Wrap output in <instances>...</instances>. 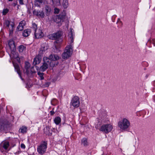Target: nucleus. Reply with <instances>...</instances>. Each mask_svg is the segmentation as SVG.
<instances>
[{
	"instance_id": "nucleus-1",
	"label": "nucleus",
	"mask_w": 155,
	"mask_h": 155,
	"mask_svg": "<svg viewBox=\"0 0 155 155\" xmlns=\"http://www.w3.org/2000/svg\"><path fill=\"white\" fill-rule=\"evenodd\" d=\"M63 35V32L61 31H58L55 33L52 34L51 35L49 36V38L52 40H57L55 41L54 43H60L61 42L62 40L61 38Z\"/></svg>"
},
{
	"instance_id": "nucleus-2",
	"label": "nucleus",
	"mask_w": 155,
	"mask_h": 155,
	"mask_svg": "<svg viewBox=\"0 0 155 155\" xmlns=\"http://www.w3.org/2000/svg\"><path fill=\"white\" fill-rule=\"evenodd\" d=\"M4 27L9 31L10 35L12 36L14 30V23H11V21L8 20H5L3 23Z\"/></svg>"
},
{
	"instance_id": "nucleus-3",
	"label": "nucleus",
	"mask_w": 155,
	"mask_h": 155,
	"mask_svg": "<svg viewBox=\"0 0 155 155\" xmlns=\"http://www.w3.org/2000/svg\"><path fill=\"white\" fill-rule=\"evenodd\" d=\"M73 48V47L72 45H69L66 47L64 52L62 54L63 58L67 59L69 57L72 53Z\"/></svg>"
},
{
	"instance_id": "nucleus-4",
	"label": "nucleus",
	"mask_w": 155,
	"mask_h": 155,
	"mask_svg": "<svg viewBox=\"0 0 155 155\" xmlns=\"http://www.w3.org/2000/svg\"><path fill=\"white\" fill-rule=\"evenodd\" d=\"M130 122L126 118H124L122 121H119L118 124V127L123 130H125L130 126Z\"/></svg>"
},
{
	"instance_id": "nucleus-5",
	"label": "nucleus",
	"mask_w": 155,
	"mask_h": 155,
	"mask_svg": "<svg viewBox=\"0 0 155 155\" xmlns=\"http://www.w3.org/2000/svg\"><path fill=\"white\" fill-rule=\"evenodd\" d=\"M47 141H43V142L38 146L37 151L39 153L42 155L46 151L47 148Z\"/></svg>"
},
{
	"instance_id": "nucleus-6",
	"label": "nucleus",
	"mask_w": 155,
	"mask_h": 155,
	"mask_svg": "<svg viewBox=\"0 0 155 155\" xmlns=\"http://www.w3.org/2000/svg\"><path fill=\"white\" fill-rule=\"evenodd\" d=\"M112 128L113 127L110 124H104L100 128L99 130L107 134L110 132Z\"/></svg>"
},
{
	"instance_id": "nucleus-7",
	"label": "nucleus",
	"mask_w": 155,
	"mask_h": 155,
	"mask_svg": "<svg viewBox=\"0 0 155 155\" xmlns=\"http://www.w3.org/2000/svg\"><path fill=\"white\" fill-rule=\"evenodd\" d=\"M65 18V15L61 14L54 15L52 17L54 21L57 23L64 21Z\"/></svg>"
},
{
	"instance_id": "nucleus-8",
	"label": "nucleus",
	"mask_w": 155,
	"mask_h": 155,
	"mask_svg": "<svg viewBox=\"0 0 155 155\" xmlns=\"http://www.w3.org/2000/svg\"><path fill=\"white\" fill-rule=\"evenodd\" d=\"M33 14L39 18H44L45 17L44 13L42 11L37 9V8L33 11Z\"/></svg>"
},
{
	"instance_id": "nucleus-9",
	"label": "nucleus",
	"mask_w": 155,
	"mask_h": 155,
	"mask_svg": "<svg viewBox=\"0 0 155 155\" xmlns=\"http://www.w3.org/2000/svg\"><path fill=\"white\" fill-rule=\"evenodd\" d=\"M71 103L74 107H78L80 104L79 97L77 96H74L72 99Z\"/></svg>"
},
{
	"instance_id": "nucleus-10",
	"label": "nucleus",
	"mask_w": 155,
	"mask_h": 155,
	"mask_svg": "<svg viewBox=\"0 0 155 155\" xmlns=\"http://www.w3.org/2000/svg\"><path fill=\"white\" fill-rule=\"evenodd\" d=\"M72 30L73 29H71V31L69 33L68 36V42L70 44V45H71L74 41V35L73 34Z\"/></svg>"
},
{
	"instance_id": "nucleus-11",
	"label": "nucleus",
	"mask_w": 155,
	"mask_h": 155,
	"mask_svg": "<svg viewBox=\"0 0 155 155\" xmlns=\"http://www.w3.org/2000/svg\"><path fill=\"white\" fill-rule=\"evenodd\" d=\"M35 35L36 38H41L44 35L42 30L39 29L35 32Z\"/></svg>"
},
{
	"instance_id": "nucleus-12",
	"label": "nucleus",
	"mask_w": 155,
	"mask_h": 155,
	"mask_svg": "<svg viewBox=\"0 0 155 155\" xmlns=\"http://www.w3.org/2000/svg\"><path fill=\"white\" fill-rule=\"evenodd\" d=\"M25 21L24 20H22L20 22L18 26L17 29V30L18 31H22L24 28V27L25 25Z\"/></svg>"
},
{
	"instance_id": "nucleus-13",
	"label": "nucleus",
	"mask_w": 155,
	"mask_h": 155,
	"mask_svg": "<svg viewBox=\"0 0 155 155\" xmlns=\"http://www.w3.org/2000/svg\"><path fill=\"white\" fill-rule=\"evenodd\" d=\"M8 44L11 50H16L15 42L13 40H10L8 42Z\"/></svg>"
},
{
	"instance_id": "nucleus-14",
	"label": "nucleus",
	"mask_w": 155,
	"mask_h": 155,
	"mask_svg": "<svg viewBox=\"0 0 155 155\" xmlns=\"http://www.w3.org/2000/svg\"><path fill=\"white\" fill-rule=\"evenodd\" d=\"M30 67V64L28 62H26L25 63V68L26 70L25 73L27 75L30 76V71L29 70Z\"/></svg>"
},
{
	"instance_id": "nucleus-15",
	"label": "nucleus",
	"mask_w": 155,
	"mask_h": 155,
	"mask_svg": "<svg viewBox=\"0 0 155 155\" xmlns=\"http://www.w3.org/2000/svg\"><path fill=\"white\" fill-rule=\"evenodd\" d=\"M41 58L40 56H37L34 59L33 64L34 65H36L39 64L41 62Z\"/></svg>"
},
{
	"instance_id": "nucleus-16",
	"label": "nucleus",
	"mask_w": 155,
	"mask_h": 155,
	"mask_svg": "<svg viewBox=\"0 0 155 155\" xmlns=\"http://www.w3.org/2000/svg\"><path fill=\"white\" fill-rule=\"evenodd\" d=\"M49 58L51 60L55 61L58 60L60 58L56 54H51L49 56Z\"/></svg>"
},
{
	"instance_id": "nucleus-17",
	"label": "nucleus",
	"mask_w": 155,
	"mask_h": 155,
	"mask_svg": "<svg viewBox=\"0 0 155 155\" xmlns=\"http://www.w3.org/2000/svg\"><path fill=\"white\" fill-rule=\"evenodd\" d=\"M31 31V30L30 29H25L22 33V35L25 37H28L30 35Z\"/></svg>"
},
{
	"instance_id": "nucleus-18",
	"label": "nucleus",
	"mask_w": 155,
	"mask_h": 155,
	"mask_svg": "<svg viewBox=\"0 0 155 155\" xmlns=\"http://www.w3.org/2000/svg\"><path fill=\"white\" fill-rule=\"evenodd\" d=\"M44 0H35L34 3V5L36 7H39L40 5L43 2Z\"/></svg>"
},
{
	"instance_id": "nucleus-19",
	"label": "nucleus",
	"mask_w": 155,
	"mask_h": 155,
	"mask_svg": "<svg viewBox=\"0 0 155 155\" xmlns=\"http://www.w3.org/2000/svg\"><path fill=\"white\" fill-rule=\"evenodd\" d=\"M43 60L44 61V63L48 64V66H51V62L52 60L50 59V58H48L47 57H44Z\"/></svg>"
},
{
	"instance_id": "nucleus-20",
	"label": "nucleus",
	"mask_w": 155,
	"mask_h": 155,
	"mask_svg": "<svg viewBox=\"0 0 155 155\" xmlns=\"http://www.w3.org/2000/svg\"><path fill=\"white\" fill-rule=\"evenodd\" d=\"M48 64L43 63L42 65L40 67V70L42 71H44L48 68Z\"/></svg>"
},
{
	"instance_id": "nucleus-21",
	"label": "nucleus",
	"mask_w": 155,
	"mask_h": 155,
	"mask_svg": "<svg viewBox=\"0 0 155 155\" xmlns=\"http://www.w3.org/2000/svg\"><path fill=\"white\" fill-rule=\"evenodd\" d=\"M14 66L15 68V70L17 71L18 73H19L21 72L20 71V69L19 68V66L16 63L14 62L13 63Z\"/></svg>"
},
{
	"instance_id": "nucleus-22",
	"label": "nucleus",
	"mask_w": 155,
	"mask_h": 155,
	"mask_svg": "<svg viewBox=\"0 0 155 155\" xmlns=\"http://www.w3.org/2000/svg\"><path fill=\"white\" fill-rule=\"evenodd\" d=\"M62 5L64 8H67L69 5L68 0H63Z\"/></svg>"
},
{
	"instance_id": "nucleus-23",
	"label": "nucleus",
	"mask_w": 155,
	"mask_h": 155,
	"mask_svg": "<svg viewBox=\"0 0 155 155\" xmlns=\"http://www.w3.org/2000/svg\"><path fill=\"white\" fill-rule=\"evenodd\" d=\"M61 118L59 117H56L54 119V121L56 125H58L61 122Z\"/></svg>"
},
{
	"instance_id": "nucleus-24",
	"label": "nucleus",
	"mask_w": 155,
	"mask_h": 155,
	"mask_svg": "<svg viewBox=\"0 0 155 155\" xmlns=\"http://www.w3.org/2000/svg\"><path fill=\"white\" fill-rule=\"evenodd\" d=\"M81 144L84 147L87 146L88 143L87 138H84L82 139L81 140Z\"/></svg>"
},
{
	"instance_id": "nucleus-25",
	"label": "nucleus",
	"mask_w": 155,
	"mask_h": 155,
	"mask_svg": "<svg viewBox=\"0 0 155 155\" xmlns=\"http://www.w3.org/2000/svg\"><path fill=\"white\" fill-rule=\"evenodd\" d=\"M45 10L47 15H48L51 11V8L48 5H46L45 7Z\"/></svg>"
},
{
	"instance_id": "nucleus-26",
	"label": "nucleus",
	"mask_w": 155,
	"mask_h": 155,
	"mask_svg": "<svg viewBox=\"0 0 155 155\" xmlns=\"http://www.w3.org/2000/svg\"><path fill=\"white\" fill-rule=\"evenodd\" d=\"M26 49V47L23 45H20L18 48V51L20 52H22L24 50H25Z\"/></svg>"
},
{
	"instance_id": "nucleus-27",
	"label": "nucleus",
	"mask_w": 155,
	"mask_h": 155,
	"mask_svg": "<svg viewBox=\"0 0 155 155\" xmlns=\"http://www.w3.org/2000/svg\"><path fill=\"white\" fill-rule=\"evenodd\" d=\"M9 146V142L8 141L5 142L3 144V147L6 150L8 147Z\"/></svg>"
},
{
	"instance_id": "nucleus-28",
	"label": "nucleus",
	"mask_w": 155,
	"mask_h": 155,
	"mask_svg": "<svg viewBox=\"0 0 155 155\" xmlns=\"http://www.w3.org/2000/svg\"><path fill=\"white\" fill-rule=\"evenodd\" d=\"M53 4L56 5H60V0H52Z\"/></svg>"
},
{
	"instance_id": "nucleus-29",
	"label": "nucleus",
	"mask_w": 155,
	"mask_h": 155,
	"mask_svg": "<svg viewBox=\"0 0 155 155\" xmlns=\"http://www.w3.org/2000/svg\"><path fill=\"white\" fill-rule=\"evenodd\" d=\"M38 74L39 75V77L40 78V79L41 80H43L44 78L43 76L44 73H41L40 71L38 72Z\"/></svg>"
},
{
	"instance_id": "nucleus-30",
	"label": "nucleus",
	"mask_w": 155,
	"mask_h": 155,
	"mask_svg": "<svg viewBox=\"0 0 155 155\" xmlns=\"http://www.w3.org/2000/svg\"><path fill=\"white\" fill-rule=\"evenodd\" d=\"M7 126L8 125L7 124L3 122V125H2V127L1 128L2 129V130H6L7 129Z\"/></svg>"
},
{
	"instance_id": "nucleus-31",
	"label": "nucleus",
	"mask_w": 155,
	"mask_h": 155,
	"mask_svg": "<svg viewBox=\"0 0 155 155\" xmlns=\"http://www.w3.org/2000/svg\"><path fill=\"white\" fill-rule=\"evenodd\" d=\"M32 28L34 29L35 32L37 31V25L35 23H33Z\"/></svg>"
},
{
	"instance_id": "nucleus-32",
	"label": "nucleus",
	"mask_w": 155,
	"mask_h": 155,
	"mask_svg": "<svg viewBox=\"0 0 155 155\" xmlns=\"http://www.w3.org/2000/svg\"><path fill=\"white\" fill-rule=\"evenodd\" d=\"M19 131L22 133H26V127H23L21 129H20Z\"/></svg>"
},
{
	"instance_id": "nucleus-33",
	"label": "nucleus",
	"mask_w": 155,
	"mask_h": 155,
	"mask_svg": "<svg viewBox=\"0 0 155 155\" xmlns=\"http://www.w3.org/2000/svg\"><path fill=\"white\" fill-rule=\"evenodd\" d=\"M36 73V71L34 69L33 67H32L30 69V75H31L32 74L35 73Z\"/></svg>"
},
{
	"instance_id": "nucleus-34",
	"label": "nucleus",
	"mask_w": 155,
	"mask_h": 155,
	"mask_svg": "<svg viewBox=\"0 0 155 155\" xmlns=\"http://www.w3.org/2000/svg\"><path fill=\"white\" fill-rule=\"evenodd\" d=\"M8 10L7 8L4 9L2 11V14L3 15H5L8 12Z\"/></svg>"
},
{
	"instance_id": "nucleus-35",
	"label": "nucleus",
	"mask_w": 155,
	"mask_h": 155,
	"mask_svg": "<svg viewBox=\"0 0 155 155\" xmlns=\"http://www.w3.org/2000/svg\"><path fill=\"white\" fill-rule=\"evenodd\" d=\"M15 50H11V56H13L15 54V53H18L17 52H16L15 51Z\"/></svg>"
},
{
	"instance_id": "nucleus-36",
	"label": "nucleus",
	"mask_w": 155,
	"mask_h": 155,
	"mask_svg": "<svg viewBox=\"0 0 155 155\" xmlns=\"http://www.w3.org/2000/svg\"><path fill=\"white\" fill-rule=\"evenodd\" d=\"M54 10V13L55 14H58L59 12V9L58 8H55Z\"/></svg>"
},
{
	"instance_id": "nucleus-37",
	"label": "nucleus",
	"mask_w": 155,
	"mask_h": 155,
	"mask_svg": "<svg viewBox=\"0 0 155 155\" xmlns=\"http://www.w3.org/2000/svg\"><path fill=\"white\" fill-rule=\"evenodd\" d=\"M54 108L52 109V110L50 111V114L51 116L53 115L55 113V112L54 110Z\"/></svg>"
},
{
	"instance_id": "nucleus-38",
	"label": "nucleus",
	"mask_w": 155,
	"mask_h": 155,
	"mask_svg": "<svg viewBox=\"0 0 155 155\" xmlns=\"http://www.w3.org/2000/svg\"><path fill=\"white\" fill-rule=\"evenodd\" d=\"M15 54L12 57L14 58H18V53H15Z\"/></svg>"
},
{
	"instance_id": "nucleus-39",
	"label": "nucleus",
	"mask_w": 155,
	"mask_h": 155,
	"mask_svg": "<svg viewBox=\"0 0 155 155\" xmlns=\"http://www.w3.org/2000/svg\"><path fill=\"white\" fill-rule=\"evenodd\" d=\"M101 124L100 123L97 124L96 125H95V128L96 129H99V127H100V126L101 125Z\"/></svg>"
},
{
	"instance_id": "nucleus-40",
	"label": "nucleus",
	"mask_w": 155,
	"mask_h": 155,
	"mask_svg": "<svg viewBox=\"0 0 155 155\" xmlns=\"http://www.w3.org/2000/svg\"><path fill=\"white\" fill-rule=\"evenodd\" d=\"M21 147L22 148L25 149V144L23 143H22L21 144Z\"/></svg>"
},
{
	"instance_id": "nucleus-41",
	"label": "nucleus",
	"mask_w": 155,
	"mask_h": 155,
	"mask_svg": "<svg viewBox=\"0 0 155 155\" xmlns=\"http://www.w3.org/2000/svg\"><path fill=\"white\" fill-rule=\"evenodd\" d=\"M19 3L21 5H23L24 4V3L23 2V0H18Z\"/></svg>"
},
{
	"instance_id": "nucleus-42",
	"label": "nucleus",
	"mask_w": 155,
	"mask_h": 155,
	"mask_svg": "<svg viewBox=\"0 0 155 155\" xmlns=\"http://www.w3.org/2000/svg\"><path fill=\"white\" fill-rule=\"evenodd\" d=\"M117 22L121 23V25H123V23H122V22L120 21V18H118V20H117Z\"/></svg>"
},
{
	"instance_id": "nucleus-43",
	"label": "nucleus",
	"mask_w": 155,
	"mask_h": 155,
	"mask_svg": "<svg viewBox=\"0 0 155 155\" xmlns=\"http://www.w3.org/2000/svg\"><path fill=\"white\" fill-rule=\"evenodd\" d=\"M2 125H3V122H0V130H2V129L1 128L2 127Z\"/></svg>"
},
{
	"instance_id": "nucleus-44",
	"label": "nucleus",
	"mask_w": 155,
	"mask_h": 155,
	"mask_svg": "<svg viewBox=\"0 0 155 155\" xmlns=\"http://www.w3.org/2000/svg\"><path fill=\"white\" fill-rule=\"evenodd\" d=\"M18 74L19 77H20V78L22 80H23V78H22V77L21 76V72H20L19 73H18Z\"/></svg>"
},
{
	"instance_id": "nucleus-45",
	"label": "nucleus",
	"mask_w": 155,
	"mask_h": 155,
	"mask_svg": "<svg viewBox=\"0 0 155 155\" xmlns=\"http://www.w3.org/2000/svg\"><path fill=\"white\" fill-rule=\"evenodd\" d=\"M50 84V83H48V82L46 83L45 84V86L46 87H48L49 86Z\"/></svg>"
},
{
	"instance_id": "nucleus-46",
	"label": "nucleus",
	"mask_w": 155,
	"mask_h": 155,
	"mask_svg": "<svg viewBox=\"0 0 155 155\" xmlns=\"http://www.w3.org/2000/svg\"><path fill=\"white\" fill-rule=\"evenodd\" d=\"M28 12L29 13H31L30 10L29 9H28Z\"/></svg>"
},
{
	"instance_id": "nucleus-47",
	"label": "nucleus",
	"mask_w": 155,
	"mask_h": 155,
	"mask_svg": "<svg viewBox=\"0 0 155 155\" xmlns=\"http://www.w3.org/2000/svg\"><path fill=\"white\" fill-rule=\"evenodd\" d=\"M153 44L154 45V46H155V41H153Z\"/></svg>"
},
{
	"instance_id": "nucleus-48",
	"label": "nucleus",
	"mask_w": 155,
	"mask_h": 155,
	"mask_svg": "<svg viewBox=\"0 0 155 155\" xmlns=\"http://www.w3.org/2000/svg\"><path fill=\"white\" fill-rule=\"evenodd\" d=\"M9 1H12L13 0H8Z\"/></svg>"
},
{
	"instance_id": "nucleus-49",
	"label": "nucleus",
	"mask_w": 155,
	"mask_h": 155,
	"mask_svg": "<svg viewBox=\"0 0 155 155\" xmlns=\"http://www.w3.org/2000/svg\"><path fill=\"white\" fill-rule=\"evenodd\" d=\"M55 48H56V45H55Z\"/></svg>"
},
{
	"instance_id": "nucleus-50",
	"label": "nucleus",
	"mask_w": 155,
	"mask_h": 155,
	"mask_svg": "<svg viewBox=\"0 0 155 155\" xmlns=\"http://www.w3.org/2000/svg\"><path fill=\"white\" fill-rule=\"evenodd\" d=\"M41 50L43 51V49H41Z\"/></svg>"
},
{
	"instance_id": "nucleus-51",
	"label": "nucleus",
	"mask_w": 155,
	"mask_h": 155,
	"mask_svg": "<svg viewBox=\"0 0 155 155\" xmlns=\"http://www.w3.org/2000/svg\"><path fill=\"white\" fill-rule=\"evenodd\" d=\"M75 79H76V80H77V79L76 78H75Z\"/></svg>"
},
{
	"instance_id": "nucleus-52",
	"label": "nucleus",
	"mask_w": 155,
	"mask_h": 155,
	"mask_svg": "<svg viewBox=\"0 0 155 155\" xmlns=\"http://www.w3.org/2000/svg\"><path fill=\"white\" fill-rule=\"evenodd\" d=\"M119 23L121 24V23Z\"/></svg>"
}]
</instances>
